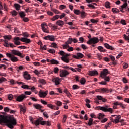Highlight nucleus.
<instances>
[{"instance_id": "nucleus-4", "label": "nucleus", "mask_w": 129, "mask_h": 129, "mask_svg": "<svg viewBox=\"0 0 129 129\" xmlns=\"http://www.w3.org/2000/svg\"><path fill=\"white\" fill-rule=\"evenodd\" d=\"M97 108L98 110H102L104 112H111V113H112V108H108V106L107 105L103 107L97 106Z\"/></svg>"}, {"instance_id": "nucleus-37", "label": "nucleus", "mask_w": 129, "mask_h": 129, "mask_svg": "<svg viewBox=\"0 0 129 129\" xmlns=\"http://www.w3.org/2000/svg\"><path fill=\"white\" fill-rule=\"evenodd\" d=\"M19 15H20V17L22 18V19L25 18V17H26V14H25V12H20L19 13Z\"/></svg>"}, {"instance_id": "nucleus-31", "label": "nucleus", "mask_w": 129, "mask_h": 129, "mask_svg": "<svg viewBox=\"0 0 129 129\" xmlns=\"http://www.w3.org/2000/svg\"><path fill=\"white\" fill-rule=\"evenodd\" d=\"M93 123H93V119L92 118H90L88 123V125H89V126H91V125H92Z\"/></svg>"}, {"instance_id": "nucleus-63", "label": "nucleus", "mask_w": 129, "mask_h": 129, "mask_svg": "<svg viewBox=\"0 0 129 129\" xmlns=\"http://www.w3.org/2000/svg\"><path fill=\"white\" fill-rule=\"evenodd\" d=\"M54 72L55 73H58V72H59V68H58L57 67H56L54 69Z\"/></svg>"}, {"instance_id": "nucleus-60", "label": "nucleus", "mask_w": 129, "mask_h": 129, "mask_svg": "<svg viewBox=\"0 0 129 129\" xmlns=\"http://www.w3.org/2000/svg\"><path fill=\"white\" fill-rule=\"evenodd\" d=\"M43 115L45 117H46V118H49V115H48V114L47 113V112H43Z\"/></svg>"}, {"instance_id": "nucleus-40", "label": "nucleus", "mask_w": 129, "mask_h": 129, "mask_svg": "<svg viewBox=\"0 0 129 129\" xmlns=\"http://www.w3.org/2000/svg\"><path fill=\"white\" fill-rule=\"evenodd\" d=\"M47 52L50 53V54H55V53H56V50H55V49H48Z\"/></svg>"}, {"instance_id": "nucleus-30", "label": "nucleus", "mask_w": 129, "mask_h": 129, "mask_svg": "<svg viewBox=\"0 0 129 129\" xmlns=\"http://www.w3.org/2000/svg\"><path fill=\"white\" fill-rule=\"evenodd\" d=\"M73 41L72 38H69L68 40L65 42L66 45H68L69 44H71Z\"/></svg>"}, {"instance_id": "nucleus-32", "label": "nucleus", "mask_w": 129, "mask_h": 129, "mask_svg": "<svg viewBox=\"0 0 129 129\" xmlns=\"http://www.w3.org/2000/svg\"><path fill=\"white\" fill-rule=\"evenodd\" d=\"M50 63L51 64H56V65H58V64H59V61L55 59H51L50 60Z\"/></svg>"}, {"instance_id": "nucleus-6", "label": "nucleus", "mask_w": 129, "mask_h": 129, "mask_svg": "<svg viewBox=\"0 0 129 129\" xmlns=\"http://www.w3.org/2000/svg\"><path fill=\"white\" fill-rule=\"evenodd\" d=\"M6 56L8 57L10 59L12 62H16L19 61V59H18V57L15 56L14 54H12L11 53H6Z\"/></svg>"}, {"instance_id": "nucleus-44", "label": "nucleus", "mask_w": 129, "mask_h": 129, "mask_svg": "<svg viewBox=\"0 0 129 129\" xmlns=\"http://www.w3.org/2000/svg\"><path fill=\"white\" fill-rule=\"evenodd\" d=\"M80 14L81 18H85V17H86V15L85 14V12H84V11H82V12H80Z\"/></svg>"}, {"instance_id": "nucleus-42", "label": "nucleus", "mask_w": 129, "mask_h": 129, "mask_svg": "<svg viewBox=\"0 0 129 129\" xmlns=\"http://www.w3.org/2000/svg\"><path fill=\"white\" fill-rule=\"evenodd\" d=\"M60 18V15H55L52 18H51L52 21H56V20H58Z\"/></svg>"}, {"instance_id": "nucleus-1", "label": "nucleus", "mask_w": 129, "mask_h": 129, "mask_svg": "<svg viewBox=\"0 0 129 129\" xmlns=\"http://www.w3.org/2000/svg\"><path fill=\"white\" fill-rule=\"evenodd\" d=\"M0 121L3 123H6L8 127L11 129L14 128L15 125H17V120L12 117L6 118L4 115H1L0 116Z\"/></svg>"}, {"instance_id": "nucleus-18", "label": "nucleus", "mask_w": 129, "mask_h": 129, "mask_svg": "<svg viewBox=\"0 0 129 129\" xmlns=\"http://www.w3.org/2000/svg\"><path fill=\"white\" fill-rule=\"evenodd\" d=\"M23 76L26 80H30L31 79V75L28 73V72H25Z\"/></svg>"}, {"instance_id": "nucleus-16", "label": "nucleus", "mask_w": 129, "mask_h": 129, "mask_svg": "<svg viewBox=\"0 0 129 129\" xmlns=\"http://www.w3.org/2000/svg\"><path fill=\"white\" fill-rule=\"evenodd\" d=\"M17 84L19 85L22 84L21 88H23V89H30L29 86L28 85H25L24 83L17 82Z\"/></svg>"}, {"instance_id": "nucleus-15", "label": "nucleus", "mask_w": 129, "mask_h": 129, "mask_svg": "<svg viewBox=\"0 0 129 129\" xmlns=\"http://www.w3.org/2000/svg\"><path fill=\"white\" fill-rule=\"evenodd\" d=\"M89 76H95L98 75V72L96 70L90 71H89Z\"/></svg>"}, {"instance_id": "nucleus-11", "label": "nucleus", "mask_w": 129, "mask_h": 129, "mask_svg": "<svg viewBox=\"0 0 129 129\" xmlns=\"http://www.w3.org/2000/svg\"><path fill=\"white\" fill-rule=\"evenodd\" d=\"M96 91L97 92H101V93H104V92H109V90L106 88H100L96 90Z\"/></svg>"}, {"instance_id": "nucleus-7", "label": "nucleus", "mask_w": 129, "mask_h": 129, "mask_svg": "<svg viewBox=\"0 0 129 129\" xmlns=\"http://www.w3.org/2000/svg\"><path fill=\"white\" fill-rule=\"evenodd\" d=\"M99 42V40L97 37H93V38L90 39L87 42L88 45H91V44H97Z\"/></svg>"}, {"instance_id": "nucleus-20", "label": "nucleus", "mask_w": 129, "mask_h": 129, "mask_svg": "<svg viewBox=\"0 0 129 129\" xmlns=\"http://www.w3.org/2000/svg\"><path fill=\"white\" fill-rule=\"evenodd\" d=\"M47 94H48V91H46L45 92H40L39 93V96H40V97L44 98V97H46V96H47Z\"/></svg>"}, {"instance_id": "nucleus-50", "label": "nucleus", "mask_w": 129, "mask_h": 129, "mask_svg": "<svg viewBox=\"0 0 129 129\" xmlns=\"http://www.w3.org/2000/svg\"><path fill=\"white\" fill-rule=\"evenodd\" d=\"M23 22H25V23H26L27 22H29L30 21V19L27 17H24L23 18Z\"/></svg>"}, {"instance_id": "nucleus-59", "label": "nucleus", "mask_w": 129, "mask_h": 129, "mask_svg": "<svg viewBox=\"0 0 129 129\" xmlns=\"http://www.w3.org/2000/svg\"><path fill=\"white\" fill-rule=\"evenodd\" d=\"M122 81L123 83H125V84H126L127 83V82H128V81L127 80V79H126V78H123Z\"/></svg>"}, {"instance_id": "nucleus-55", "label": "nucleus", "mask_w": 129, "mask_h": 129, "mask_svg": "<svg viewBox=\"0 0 129 129\" xmlns=\"http://www.w3.org/2000/svg\"><path fill=\"white\" fill-rule=\"evenodd\" d=\"M99 84H101V85H106L107 84V82L105 81H102L99 83Z\"/></svg>"}, {"instance_id": "nucleus-19", "label": "nucleus", "mask_w": 129, "mask_h": 129, "mask_svg": "<svg viewBox=\"0 0 129 129\" xmlns=\"http://www.w3.org/2000/svg\"><path fill=\"white\" fill-rule=\"evenodd\" d=\"M104 46L108 50H111L112 51H113V50H114V47H113V46L109 45V44H108V43H105L104 44Z\"/></svg>"}, {"instance_id": "nucleus-46", "label": "nucleus", "mask_w": 129, "mask_h": 129, "mask_svg": "<svg viewBox=\"0 0 129 129\" xmlns=\"http://www.w3.org/2000/svg\"><path fill=\"white\" fill-rule=\"evenodd\" d=\"M4 38L7 40H11L12 39V35H5L4 36Z\"/></svg>"}, {"instance_id": "nucleus-24", "label": "nucleus", "mask_w": 129, "mask_h": 129, "mask_svg": "<svg viewBox=\"0 0 129 129\" xmlns=\"http://www.w3.org/2000/svg\"><path fill=\"white\" fill-rule=\"evenodd\" d=\"M52 81L55 82L56 85H59L60 84V79L58 77L53 79Z\"/></svg>"}, {"instance_id": "nucleus-21", "label": "nucleus", "mask_w": 129, "mask_h": 129, "mask_svg": "<svg viewBox=\"0 0 129 129\" xmlns=\"http://www.w3.org/2000/svg\"><path fill=\"white\" fill-rule=\"evenodd\" d=\"M45 26H47V24H41V28H42V31L44 32V33H49V30H48L47 29H46V27H45Z\"/></svg>"}, {"instance_id": "nucleus-10", "label": "nucleus", "mask_w": 129, "mask_h": 129, "mask_svg": "<svg viewBox=\"0 0 129 129\" xmlns=\"http://www.w3.org/2000/svg\"><path fill=\"white\" fill-rule=\"evenodd\" d=\"M44 40H49L51 42H55L56 39L54 35H48L44 37Z\"/></svg>"}, {"instance_id": "nucleus-43", "label": "nucleus", "mask_w": 129, "mask_h": 129, "mask_svg": "<svg viewBox=\"0 0 129 129\" xmlns=\"http://www.w3.org/2000/svg\"><path fill=\"white\" fill-rule=\"evenodd\" d=\"M105 7L106 8H107V9H110V3H109V2H106L105 3Z\"/></svg>"}, {"instance_id": "nucleus-8", "label": "nucleus", "mask_w": 129, "mask_h": 129, "mask_svg": "<svg viewBox=\"0 0 129 129\" xmlns=\"http://www.w3.org/2000/svg\"><path fill=\"white\" fill-rule=\"evenodd\" d=\"M12 54L15 56H19L20 58H24V55L22 54V53L20 52L19 50H11Z\"/></svg>"}, {"instance_id": "nucleus-28", "label": "nucleus", "mask_w": 129, "mask_h": 129, "mask_svg": "<svg viewBox=\"0 0 129 129\" xmlns=\"http://www.w3.org/2000/svg\"><path fill=\"white\" fill-rule=\"evenodd\" d=\"M97 49L98 50H99V51H100V52H103L104 53H105V52H106V50L104 49V48L102 46H98L97 47Z\"/></svg>"}, {"instance_id": "nucleus-64", "label": "nucleus", "mask_w": 129, "mask_h": 129, "mask_svg": "<svg viewBox=\"0 0 129 129\" xmlns=\"http://www.w3.org/2000/svg\"><path fill=\"white\" fill-rule=\"evenodd\" d=\"M121 23L122 24V25H126V22H125V20L124 19H122L121 20Z\"/></svg>"}, {"instance_id": "nucleus-26", "label": "nucleus", "mask_w": 129, "mask_h": 129, "mask_svg": "<svg viewBox=\"0 0 129 129\" xmlns=\"http://www.w3.org/2000/svg\"><path fill=\"white\" fill-rule=\"evenodd\" d=\"M101 77L103 79H104L106 82H109V81H110V78H109V77H107L106 76H101Z\"/></svg>"}, {"instance_id": "nucleus-9", "label": "nucleus", "mask_w": 129, "mask_h": 129, "mask_svg": "<svg viewBox=\"0 0 129 129\" xmlns=\"http://www.w3.org/2000/svg\"><path fill=\"white\" fill-rule=\"evenodd\" d=\"M27 98V96L25 94H21L19 96H18L16 100L19 102H22V101L25 99Z\"/></svg>"}, {"instance_id": "nucleus-49", "label": "nucleus", "mask_w": 129, "mask_h": 129, "mask_svg": "<svg viewBox=\"0 0 129 129\" xmlns=\"http://www.w3.org/2000/svg\"><path fill=\"white\" fill-rule=\"evenodd\" d=\"M51 11H53L56 14V15H59V14H60V11L56 9H51Z\"/></svg>"}, {"instance_id": "nucleus-54", "label": "nucleus", "mask_w": 129, "mask_h": 129, "mask_svg": "<svg viewBox=\"0 0 129 129\" xmlns=\"http://www.w3.org/2000/svg\"><path fill=\"white\" fill-rule=\"evenodd\" d=\"M58 54L59 55H61V56H62L64 57V55H65V52L63 50H61L59 52H58Z\"/></svg>"}, {"instance_id": "nucleus-53", "label": "nucleus", "mask_w": 129, "mask_h": 129, "mask_svg": "<svg viewBox=\"0 0 129 129\" xmlns=\"http://www.w3.org/2000/svg\"><path fill=\"white\" fill-rule=\"evenodd\" d=\"M8 98L9 100H12L14 98V96L12 94H10L8 96Z\"/></svg>"}, {"instance_id": "nucleus-61", "label": "nucleus", "mask_w": 129, "mask_h": 129, "mask_svg": "<svg viewBox=\"0 0 129 129\" xmlns=\"http://www.w3.org/2000/svg\"><path fill=\"white\" fill-rule=\"evenodd\" d=\"M10 110H11V109L8 107L4 108V111H5V112H9Z\"/></svg>"}, {"instance_id": "nucleus-38", "label": "nucleus", "mask_w": 129, "mask_h": 129, "mask_svg": "<svg viewBox=\"0 0 129 129\" xmlns=\"http://www.w3.org/2000/svg\"><path fill=\"white\" fill-rule=\"evenodd\" d=\"M104 116H105V115L102 113H99V115L97 116V117L98 119H102V118H104Z\"/></svg>"}, {"instance_id": "nucleus-22", "label": "nucleus", "mask_w": 129, "mask_h": 129, "mask_svg": "<svg viewBox=\"0 0 129 129\" xmlns=\"http://www.w3.org/2000/svg\"><path fill=\"white\" fill-rule=\"evenodd\" d=\"M33 105L34 108H36V109H39V110H41V109L43 107V106L39 104H33Z\"/></svg>"}, {"instance_id": "nucleus-62", "label": "nucleus", "mask_w": 129, "mask_h": 129, "mask_svg": "<svg viewBox=\"0 0 129 129\" xmlns=\"http://www.w3.org/2000/svg\"><path fill=\"white\" fill-rule=\"evenodd\" d=\"M56 104L58 106H62V102H61L60 101H57Z\"/></svg>"}, {"instance_id": "nucleus-56", "label": "nucleus", "mask_w": 129, "mask_h": 129, "mask_svg": "<svg viewBox=\"0 0 129 129\" xmlns=\"http://www.w3.org/2000/svg\"><path fill=\"white\" fill-rule=\"evenodd\" d=\"M40 102H41V103H42V104H44V105H47L48 103H47V102H46V101L44 100H41Z\"/></svg>"}, {"instance_id": "nucleus-51", "label": "nucleus", "mask_w": 129, "mask_h": 129, "mask_svg": "<svg viewBox=\"0 0 129 129\" xmlns=\"http://www.w3.org/2000/svg\"><path fill=\"white\" fill-rule=\"evenodd\" d=\"M5 81H7V79L4 77H2L0 78V83H2V82H4Z\"/></svg>"}, {"instance_id": "nucleus-35", "label": "nucleus", "mask_w": 129, "mask_h": 129, "mask_svg": "<svg viewBox=\"0 0 129 129\" xmlns=\"http://www.w3.org/2000/svg\"><path fill=\"white\" fill-rule=\"evenodd\" d=\"M86 82V80H85V78H82L80 80L81 84H82V85H84V84H85Z\"/></svg>"}, {"instance_id": "nucleus-2", "label": "nucleus", "mask_w": 129, "mask_h": 129, "mask_svg": "<svg viewBox=\"0 0 129 129\" xmlns=\"http://www.w3.org/2000/svg\"><path fill=\"white\" fill-rule=\"evenodd\" d=\"M19 41H21V42H23L24 43H26V44H30L32 41L30 39H28L27 38H22L21 39L19 37H15L14 38V42L15 45L16 46H19L21 45V42Z\"/></svg>"}, {"instance_id": "nucleus-3", "label": "nucleus", "mask_w": 129, "mask_h": 129, "mask_svg": "<svg viewBox=\"0 0 129 129\" xmlns=\"http://www.w3.org/2000/svg\"><path fill=\"white\" fill-rule=\"evenodd\" d=\"M43 119L42 117H39L38 119H37L35 122L34 124H35L36 126H38V125H47V126H50L51 125V122L49 121H43Z\"/></svg>"}, {"instance_id": "nucleus-47", "label": "nucleus", "mask_w": 129, "mask_h": 129, "mask_svg": "<svg viewBox=\"0 0 129 129\" xmlns=\"http://www.w3.org/2000/svg\"><path fill=\"white\" fill-rule=\"evenodd\" d=\"M74 13L75 15H79L80 14V11L79 10L74 9Z\"/></svg>"}, {"instance_id": "nucleus-5", "label": "nucleus", "mask_w": 129, "mask_h": 129, "mask_svg": "<svg viewBox=\"0 0 129 129\" xmlns=\"http://www.w3.org/2000/svg\"><path fill=\"white\" fill-rule=\"evenodd\" d=\"M113 117H114V118H112L111 119H112V122H115V123H119V122H123L124 121V120L121 119L119 121V119L121 118V116L120 115H112Z\"/></svg>"}, {"instance_id": "nucleus-36", "label": "nucleus", "mask_w": 129, "mask_h": 129, "mask_svg": "<svg viewBox=\"0 0 129 129\" xmlns=\"http://www.w3.org/2000/svg\"><path fill=\"white\" fill-rule=\"evenodd\" d=\"M63 68H64V69H67L68 70H71V71H75V70H74V69L72 67H69L68 66H64Z\"/></svg>"}, {"instance_id": "nucleus-57", "label": "nucleus", "mask_w": 129, "mask_h": 129, "mask_svg": "<svg viewBox=\"0 0 129 129\" xmlns=\"http://www.w3.org/2000/svg\"><path fill=\"white\" fill-rule=\"evenodd\" d=\"M90 21L91 23H93V24H96V23H97L98 22L97 20L93 19H91Z\"/></svg>"}, {"instance_id": "nucleus-45", "label": "nucleus", "mask_w": 129, "mask_h": 129, "mask_svg": "<svg viewBox=\"0 0 129 129\" xmlns=\"http://www.w3.org/2000/svg\"><path fill=\"white\" fill-rule=\"evenodd\" d=\"M47 107H49V108H51V109H55V106L53 105L52 104H47Z\"/></svg>"}, {"instance_id": "nucleus-34", "label": "nucleus", "mask_w": 129, "mask_h": 129, "mask_svg": "<svg viewBox=\"0 0 129 129\" xmlns=\"http://www.w3.org/2000/svg\"><path fill=\"white\" fill-rule=\"evenodd\" d=\"M51 47H52V48H54V49H58V45H57V44L55 42H53L51 43Z\"/></svg>"}, {"instance_id": "nucleus-33", "label": "nucleus", "mask_w": 129, "mask_h": 129, "mask_svg": "<svg viewBox=\"0 0 129 129\" xmlns=\"http://www.w3.org/2000/svg\"><path fill=\"white\" fill-rule=\"evenodd\" d=\"M14 7L16 10H17V11H19V10H20V9L21 8V6L17 3L14 4Z\"/></svg>"}, {"instance_id": "nucleus-58", "label": "nucleus", "mask_w": 129, "mask_h": 129, "mask_svg": "<svg viewBox=\"0 0 129 129\" xmlns=\"http://www.w3.org/2000/svg\"><path fill=\"white\" fill-rule=\"evenodd\" d=\"M14 33H17V34H20V30H19V29H18V28H14Z\"/></svg>"}, {"instance_id": "nucleus-14", "label": "nucleus", "mask_w": 129, "mask_h": 129, "mask_svg": "<svg viewBox=\"0 0 129 129\" xmlns=\"http://www.w3.org/2000/svg\"><path fill=\"white\" fill-rule=\"evenodd\" d=\"M107 74H109V72L107 69H104L103 71L101 72L100 75L101 76H106Z\"/></svg>"}, {"instance_id": "nucleus-27", "label": "nucleus", "mask_w": 129, "mask_h": 129, "mask_svg": "<svg viewBox=\"0 0 129 129\" xmlns=\"http://www.w3.org/2000/svg\"><path fill=\"white\" fill-rule=\"evenodd\" d=\"M113 104H114V105L115 106H117V105H120L121 107H122V108H123V109L125 108V107L124 106V105H123V104L121 103H119L118 102H116L114 103Z\"/></svg>"}, {"instance_id": "nucleus-13", "label": "nucleus", "mask_w": 129, "mask_h": 129, "mask_svg": "<svg viewBox=\"0 0 129 129\" xmlns=\"http://www.w3.org/2000/svg\"><path fill=\"white\" fill-rule=\"evenodd\" d=\"M73 58L74 59H79V58H83L84 55L81 53H77V55H73Z\"/></svg>"}, {"instance_id": "nucleus-17", "label": "nucleus", "mask_w": 129, "mask_h": 129, "mask_svg": "<svg viewBox=\"0 0 129 129\" xmlns=\"http://www.w3.org/2000/svg\"><path fill=\"white\" fill-rule=\"evenodd\" d=\"M19 107L20 109V113H23V114L26 113V109L25 106H23L22 105H19Z\"/></svg>"}, {"instance_id": "nucleus-29", "label": "nucleus", "mask_w": 129, "mask_h": 129, "mask_svg": "<svg viewBox=\"0 0 129 129\" xmlns=\"http://www.w3.org/2000/svg\"><path fill=\"white\" fill-rule=\"evenodd\" d=\"M112 11L113 12V13H114V14H118V13L120 12V11H119V9L116 8H112Z\"/></svg>"}, {"instance_id": "nucleus-23", "label": "nucleus", "mask_w": 129, "mask_h": 129, "mask_svg": "<svg viewBox=\"0 0 129 129\" xmlns=\"http://www.w3.org/2000/svg\"><path fill=\"white\" fill-rule=\"evenodd\" d=\"M96 98L98 100H102V102H106L107 101V100L105 98H103V97L101 96L98 95L97 96Z\"/></svg>"}, {"instance_id": "nucleus-41", "label": "nucleus", "mask_w": 129, "mask_h": 129, "mask_svg": "<svg viewBox=\"0 0 129 129\" xmlns=\"http://www.w3.org/2000/svg\"><path fill=\"white\" fill-rule=\"evenodd\" d=\"M61 60L63 62H65V63H69V59L68 58H67V57H61Z\"/></svg>"}, {"instance_id": "nucleus-39", "label": "nucleus", "mask_w": 129, "mask_h": 129, "mask_svg": "<svg viewBox=\"0 0 129 129\" xmlns=\"http://www.w3.org/2000/svg\"><path fill=\"white\" fill-rule=\"evenodd\" d=\"M38 82L42 85H44V84H46V81L44 79H40L39 80Z\"/></svg>"}, {"instance_id": "nucleus-25", "label": "nucleus", "mask_w": 129, "mask_h": 129, "mask_svg": "<svg viewBox=\"0 0 129 129\" xmlns=\"http://www.w3.org/2000/svg\"><path fill=\"white\" fill-rule=\"evenodd\" d=\"M56 24H57L58 26H59V27H63L65 23H64V21L62 20H58L56 22Z\"/></svg>"}, {"instance_id": "nucleus-48", "label": "nucleus", "mask_w": 129, "mask_h": 129, "mask_svg": "<svg viewBox=\"0 0 129 129\" xmlns=\"http://www.w3.org/2000/svg\"><path fill=\"white\" fill-rule=\"evenodd\" d=\"M24 70V66H19L18 68H17V71L19 72V71H22V70Z\"/></svg>"}, {"instance_id": "nucleus-12", "label": "nucleus", "mask_w": 129, "mask_h": 129, "mask_svg": "<svg viewBox=\"0 0 129 129\" xmlns=\"http://www.w3.org/2000/svg\"><path fill=\"white\" fill-rule=\"evenodd\" d=\"M67 75H69V72L66 70L60 71V77H66Z\"/></svg>"}, {"instance_id": "nucleus-52", "label": "nucleus", "mask_w": 129, "mask_h": 129, "mask_svg": "<svg viewBox=\"0 0 129 129\" xmlns=\"http://www.w3.org/2000/svg\"><path fill=\"white\" fill-rule=\"evenodd\" d=\"M73 89L74 90H76V89H78L79 88V86H78L77 85H73Z\"/></svg>"}]
</instances>
